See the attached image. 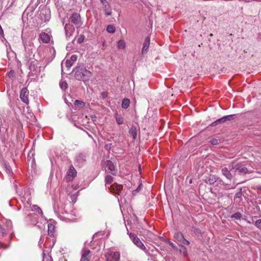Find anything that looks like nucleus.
<instances>
[{
  "label": "nucleus",
  "mask_w": 261,
  "mask_h": 261,
  "mask_svg": "<svg viewBox=\"0 0 261 261\" xmlns=\"http://www.w3.org/2000/svg\"><path fill=\"white\" fill-rule=\"evenodd\" d=\"M168 243L173 248H175V246L174 245V244L172 243L171 242L168 241Z\"/></svg>",
  "instance_id": "obj_36"
},
{
  "label": "nucleus",
  "mask_w": 261,
  "mask_h": 261,
  "mask_svg": "<svg viewBox=\"0 0 261 261\" xmlns=\"http://www.w3.org/2000/svg\"><path fill=\"white\" fill-rule=\"evenodd\" d=\"M72 187H73V188L74 190H76V189H78L79 186H78V185H75V186L73 185V186H72Z\"/></svg>",
  "instance_id": "obj_37"
},
{
  "label": "nucleus",
  "mask_w": 261,
  "mask_h": 261,
  "mask_svg": "<svg viewBox=\"0 0 261 261\" xmlns=\"http://www.w3.org/2000/svg\"><path fill=\"white\" fill-rule=\"evenodd\" d=\"M51 35L45 32H42L39 35V38L44 43H49L51 39Z\"/></svg>",
  "instance_id": "obj_13"
},
{
  "label": "nucleus",
  "mask_w": 261,
  "mask_h": 261,
  "mask_svg": "<svg viewBox=\"0 0 261 261\" xmlns=\"http://www.w3.org/2000/svg\"><path fill=\"white\" fill-rule=\"evenodd\" d=\"M64 28L67 37H70L71 35H72L75 31L74 27L70 23L66 24Z\"/></svg>",
  "instance_id": "obj_11"
},
{
  "label": "nucleus",
  "mask_w": 261,
  "mask_h": 261,
  "mask_svg": "<svg viewBox=\"0 0 261 261\" xmlns=\"http://www.w3.org/2000/svg\"><path fill=\"white\" fill-rule=\"evenodd\" d=\"M218 179V177L214 175H212L210 176L209 178L208 179L207 182H208L210 184L212 185L214 184L215 182H216Z\"/></svg>",
  "instance_id": "obj_23"
},
{
  "label": "nucleus",
  "mask_w": 261,
  "mask_h": 261,
  "mask_svg": "<svg viewBox=\"0 0 261 261\" xmlns=\"http://www.w3.org/2000/svg\"><path fill=\"white\" fill-rule=\"evenodd\" d=\"M130 104V100L127 98H124L122 102V107L123 109H127Z\"/></svg>",
  "instance_id": "obj_21"
},
{
  "label": "nucleus",
  "mask_w": 261,
  "mask_h": 261,
  "mask_svg": "<svg viewBox=\"0 0 261 261\" xmlns=\"http://www.w3.org/2000/svg\"><path fill=\"white\" fill-rule=\"evenodd\" d=\"M106 185H111L113 181V177L111 175H107L105 177Z\"/></svg>",
  "instance_id": "obj_25"
},
{
  "label": "nucleus",
  "mask_w": 261,
  "mask_h": 261,
  "mask_svg": "<svg viewBox=\"0 0 261 261\" xmlns=\"http://www.w3.org/2000/svg\"><path fill=\"white\" fill-rule=\"evenodd\" d=\"M74 104L75 106L80 108H84L85 106V103L83 101L80 100H75L74 102Z\"/></svg>",
  "instance_id": "obj_22"
},
{
  "label": "nucleus",
  "mask_w": 261,
  "mask_h": 261,
  "mask_svg": "<svg viewBox=\"0 0 261 261\" xmlns=\"http://www.w3.org/2000/svg\"><path fill=\"white\" fill-rule=\"evenodd\" d=\"M55 226L52 224H49L48 226V232L50 236H53L54 232Z\"/></svg>",
  "instance_id": "obj_26"
},
{
  "label": "nucleus",
  "mask_w": 261,
  "mask_h": 261,
  "mask_svg": "<svg viewBox=\"0 0 261 261\" xmlns=\"http://www.w3.org/2000/svg\"><path fill=\"white\" fill-rule=\"evenodd\" d=\"M73 64V63H72V61H71V60H67L65 62V66L67 68H70L72 66Z\"/></svg>",
  "instance_id": "obj_32"
},
{
  "label": "nucleus",
  "mask_w": 261,
  "mask_h": 261,
  "mask_svg": "<svg viewBox=\"0 0 261 261\" xmlns=\"http://www.w3.org/2000/svg\"><path fill=\"white\" fill-rule=\"evenodd\" d=\"M242 192L241 189H240V191L238 192H237L234 196L235 198H240L242 197Z\"/></svg>",
  "instance_id": "obj_34"
},
{
  "label": "nucleus",
  "mask_w": 261,
  "mask_h": 261,
  "mask_svg": "<svg viewBox=\"0 0 261 261\" xmlns=\"http://www.w3.org/2000/svg\"><path fill=\"white\" fill-rule=\"evenodd\" d=\"M106 167L108 168V171H109V173L113 175L116 174V170H115V167L111 161H107Z\"/></svg>",
  "instance_id": "obj_15"
},
{
  "label": "nucleus",
  "mask_w": 261,
  "mask_h": 261,
  "mask_svg": "<svg viewBox=\"0 0 261 261\" xmlns=\"http://www.w3.org/2000/svg\"><path fill=\"white\" fill-rule=\"evenodd\" d=\"M235 115H230L228 116H225L221 118H220L216 121H214L211 124V125L213 126H216L218 124L223 123L226 121H229L231 119H233L234 118Z\"/></svg>",
  "instance_id": "obj_8"
},
{
  "label": "nucleus",
  "mask_w": 261,
  "mask_h": 261,
  "mask_svg": "<svg viewBox=\"0 0 261 261\" xmlns=\"http://www.w3.org/2000/svg\"><path fill=\"white\" fill-rule=\"evenodd\" d=\"M104 11L107 16H110L112 14V9L109 5H106L105 6Z\"/></svg>",
  "instance_id": "obj_19"
},
{
  "label": "nucleus",
  "mask_w": 261,
  "mask_h": 261,
  "mask_svg": "<svg viewBox=\"0 0 261 261\" xmlns=\"http://www.w3.org/2000/svg\"><path fill=\"white\" fill-rule=\"evenodd\" d=\"M221 172L223 175H224L227 179L229 180H231L233 177L232 174L226 167L222 168L221 170Z\"/></svg>",
  "instance_id": "obj_17"
},
{
  "label": "nucleus",
  "mask_w": 261,
  "mask_h": 261,
  "mask_svg": "<svg viewBox=\"0 0 261 261\" xmlns=\"http://www.w3.org/2000/svg\"><path fill=\"white\" fill-rule=\"evenodd\" d=\"M211 143L213 145H217L219 144V140L215 138L212 139L211 140Z\"/></svg>",
  "instance_id": "obj_33"
},
{
  "label": "nucleus",
  "mask_w": 261,
  "mask_h": 261,
  "mask_svg": "<svg viewBox=\"0 0 261 261\" xmlns=\"http://www.w3.org/2000/svg\"><path fill=\"white\" fill-rule=\"evenodd\" d=\"M235 115H230L228 116H225L221 118H220L216 121H214L211 124V125L213 126H216L218 124L223 123L226 121H229L231 119H233L234 118Z\"/></svg>",
  "instance_id": "obj_7"
},
{
  "label": "nucleus",
  "mask_w": 261,
  "mask_h": 261,
  "mask_svg": "<svg viewBox=\"0 0 261 261\" xmlns=\"http://www.w3.org/2000/svg\"><path fill=\"white\" fill-rule=\"evenodd\" d=\"M106 261H119L120 253L118 251H109L105 254Z\"/></svg>",
  "instance_id": "obj_4"
},
{
  "label": "nucleus",
  "mask_w": 261,
  "mask_h": 261,
  "mask_svg": "<svg viewBox=\"0 0 261 261\" xmlns=\"http://www.w3.org/2000/svg\"><path fill=\"white\" fill-rule=\"evenodd\" d=\"M77 172L72 165L69 167V168L66 173L65 179L68 182L72 181L76 176Z\"/></svg>",
  "instance_id": "obj_5"
},
{
  "label": "nucleus",
  "mask_w": 261,
  "mask_h": 261,
  "mask_svg": "<svg viewBox=\"0 0 261 261\" xmlns=\"http://www.w3.org/2000/svg\"><path fill=\"white\" fill-rule=\"evenodd\" d=\"M85 37L84 35H80L77 39V42L81 44L83 43L85 40Z\"/></svg>",
  "instance_id": "obj_29"
},
{
  "label": "nucleus",
  "mask_w": 261,
  "mask_h": 261,
  "mask_svg": "<svg viewBox=\"0 0 261 261\" xmlns=\"http://www.w3.org/2000/svg\"><path fill=\"white\" fill-rule=\"evenodd\" d=\"M38 209L39 210V211H40V213H41V214H42V210H41L39 207H38Z\"/></svg>",
  "instance_id": "obj_39"
},
{
  "label": "nucleus",
  "mask_w": 261,
  "mask_h": 261,
  "mask_svg": "<svg viewBox=\"0 0 261 261\" xmlns=\"http://www.w3.org/2000/svg\"><path fill=\"white\" fill-rule=\"evenodd\" d=\"M126 44L124 40H120L117 42V47L119 49H124L125 48Z\"/></svg>",
  "instance_id": "obj_20"
},
{
  "label": "nucleus",
  "mask_w": 261,
  "mask_h": 261,
  "mask_svg": "<svg viewBox=\"0 0 261 261\" xmlns=\"http://www.w3.org/2000/svg\"><path fill=\"white\" fill-rule=\"evenodd\" d=\"M29 91L27 88H23L21 89L20 93V98L21 100L26 104H29Z\"/></svg>",
  "instance_id": "obj_9"
},
{
  "label": "nucleus",
  "mask_w": 261,
  "mask_h": 261,
  "mask_svg": "<svg viewBox=\"0 0 261 261\" xmlns=\"http://www.w3.org/2000/svg\"><path fill=\"white\" fill-rule=\"evenodd\" d=\"M116 121L118 124L120 125L123 123V119L122 117L118 114H115Z\"/></svg>",
  "instance_id": "obj_24"
},
{
  "label": "nucleus",
  "mask_w": 261,
  "mask_h": 261,
  "mask_svg": "<svg viewBox=\"0 0 261 261\" xmlns=\"http://www.w3.org/2000/svg\"><path fill=\"white\" fill-rule=\"evenodd\" d=\"M69 21L73 23L78 29L81 24V18L79 14L77 13H73L69 18Z\"/></svg>",
  "instance_id": "obj_6"
},
{
  "label": "nucleus",
  "mask_w": 261,
  "mask_h": 261,
  "mask_svg": "<svg viewBox=\"0 0 261 261\" xmlns=\"http://www.w3.org/2000/svg\"><path fill=\"white\" fill-rule=\"evenodd\" d=\"M77 60V56L75 55H73L71 56L70 60L72 61V63L75 62Z\"/></svg>",
  "instance_id": "obj_35"
},
{
  "label": "nucleus",
  "mask_w": 261,
  "mask_h": 261,
  "mask_svg": "<svg viewBox=\"0 0 261 261\" xmlns=\"http://www.w3.org/2000/svg\"><path fill=\"white\" fill-rule=\"evenodd\" d=\"M73 72H74L75 79L83 81L84 83L88 82L90 77L92 76V73L84 67H76L74 68Z\"/></svg>",
  "instance_id": "obj_1"
},
{
  "label": "nucleus",
  "mask_w": 261,
  "mask_h": 261,
  "mask_svg": "<svg viewBox=\"0 0 261 261\" xmlns=\"http://www.w3.org/2000/svg\"><path fill=\"white\" fill-rule=\"evenodd\" d=\"M101 3H103L104 2H106V0H100Z\"/></svg>",
  "instance_id": "obj_40"
},
{
  "label": "nucleus",
  "mask_w": 261,
  "mask_h": 261,
  "mask_svg": "<svg viewBox=\"0 0 261 261\" xmlns=\"http://www.w3.org/2000/svg\"><path fill=\"white\" fill-rule=\"evenodd\" d=\"M107 31L109 33H114L115 31V28L113 25H112V24L108 25L107 28Z\"/></svg>",
  "instance_id": "obj_27"
},
{
  "label": "nucleus",
  "mask_w": 261,
  "mask_h": 261,
  "mask_svg": "<svg viewBox=\"0 0 261 261\" xmlns=\"http://www.w3.org/2000/svg\"><path fill=\"white\" fill-rule=\"evenodd\" d=\"M242 215L241 214V213H239V212H237L234 214H233L232 216H231V218H234L235 219H240L242 217Z\"/></svg>",
  "instance_id": "obj_28"
},
{
  "label": "nucleus",
  "mask_w": 261,
  "mask_h": 261,
  "mask_svg": "<svg viewBox=\"0 0 261 261\" xmlns=\"http://www.w3.org/2000/svg\"><path fill=\"white\" fill-rule=\"evenodd\" d=\"M90 252L91 251L89 249L83 250L82 252L80 261H90Z\"/></svg>",
  "instance_id": "obj_14"
},
{
  "label": "nucleus",
  "mask_w": 261,
  "mask_h": 261,
  "mask_svg": "<svg viewBox=\"0 0 261 261\" xmlns=\"http://www.w3.org/2000/svg\"><path fill=\"white\" fill-rule=\"evenodd\" d=\"M254 225L256 227L261 229V219L256 220L254 223Z\"/></svg>",
  "instance_id": "obj_31"
},
{
  "label": "nucleus",
  "mask_w": 261,
  "mask_h": 261,
  "mask_svg": "<svg viewBox=\"0 0 261 261\" xmlns=\"http://www.w3.org/2000/svg\"><path fill=\"white\" fill-rule=\"evenodd\" d=\"M180 248L179 249L180 252L182 253L185 255H186L187 254L186 248L183 245H180Z\"/></svg>",
  "instance_id": "obj_30"
},
{
  "label": "nucleus",
  "mask_w": 261,
  "mask_h": 261,
  "mask_svg": "<svg viewBox=\"0 0 261 261\" xmlns=\"http://www.w3.org/2000/svg\"><path fill=\"white\" fill-rule=\"evenodd\" d=\"M129 134L132 136L134 139H136L137 135V128L135 126H132L129 130Z\"/></svg>",
  "instance_id": "obj_18"
},
{
  "label": "nucleus",
  "mask_w": 261,
  "mask_h": 261,
  "mask_svg": "<svg viewBox=\"0 0 261 261\" xmlns=\"http://www.w3.org/2000/svg\"><path fill=\"white\" fill-rule=\"evenodd\" d=\"M44 259H45V257H43V261H44Z\"/></svg>",
  "instance_id": "obj_41"
},
{
  "label": "nucleus",
  "mask_w": 261,
  "mask_h": 261,
  "mask_svg": "<svg viewBox=\"0 0 261 261\" xmlns=\"http://www.w3.org/2000/svg\"><path fill=\"white\" fill-rule=\"evenodd\" d=\"M150 44V37L147 36L144 41L143 43V48L142 49V52L143 54L146 53L147 51V50L149 48Z\"/></svg>",
  "instance_id": "obj_16"
},
{
  "label": "nucleus",
  "mask_w": 261,
  "mask_h": 261,
  "mask_svg": "<svg viewBox=\"0 0 261 261\" xmlns=\"http://www.w3.org/2000/svg\"><path fill=\"white\" fill-rule=\"evenodd\" d=\"M174 237L177 240V241L181 244L189 245L190 242L187 240L184 236V234L181 232H177L175 233Z\"/></svg>",
  "instance_id": "obj_10"
},
{
  "label": "nucleus",
  "mask_w": 261,
  "mask_h": 261,
  "mask_svg": "<svg viewBox=\"0 0 261 261\" xmlns=\"http://www.w3.org/2000/svg\"><path fill=\"white\" fill-rule=\"evenodd\" d=\"M3 34V30L2 29V28L1 25H0V34Z\"/></svg>",
  "instance_id": "obj_38"
},
{
  "label": "nucleus",
  "mask_w": 261,
  "mask_h": 261,
  "mask_svg": "<svg viewBox=\"0 0 261 261\" xmlns=\"http://www.w3.org/2000/svg\"><path fill=\"white\" fill-rule=\"evenodd\" d=\"M108 188L112 192L115 193L117 194H119L122 189V186L121 185H118L115 183L111 185L110 187H108Z\"/></svg>",
  "instance_id": "obj_12"
},
{
  "label": "nucleus",
  "mask_w": 261,
  "mask_h": 261,
  "mask_svg": "<svg viewBox=\"0 0 261 261\" xmlns=\"http://www.w3.org/2000/svg\"><path fill=\"white\" fill-rule=\"evenodd\" d=\"M230 166L231 167L232 169H236L237 170H238L240 173L246 174L253 172V171H249L247 168H246L241 163H238L236 161L231 162L230 164Z\"/></svg>",
  "instance_id": "obj_2"
},
{
  "label": "nucleus",
  "mask_w": 261,
  "mask_h": 261,
  "mask_svg": "<svg viewBox=\"0 0 261 261\" xmlns=\"http://www.w3.org/2000/svg\"><path fill=\"white\" fill-rule=\"evenodd\" d=\"M129 236L132 239L133 242L140 249L144 252L147 251V249L143 243L141 241L140 239L134 233L130 232Z\"/></svg>",
  "instance_id": "obj_3"
}]
</instances>
